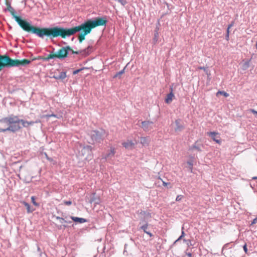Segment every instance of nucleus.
I'll use <instances>...</instances> for the list:
<instances>
[{
    "label": "nucleus",
    "mask_w": 257,
    "mask_h": 257,
    "mask_svg": "<svg viewBox=\"0 0 257 257\" xmlns=\"http://www.w3.org/2000/svg\"><path fill=\"white\" fill-rule=\"evenodd\" d=\"M7 5L8 10L24 31L28 33L36 34L38 37L42 38L44 36H47L50 38L61 36L63 38H64V28L58 27L40 28L33 26L26 20H23L20 17L17 16L15 10L11 7L10 4L7 3Z\"/></svg>",
    "instance_id": "f257e3e1"
},
{
    "label": "nucleus",
    "mask_w": 257,
    "mask_h": 257,
    "mask_svg": "<svg viewBox=\"0 0 257 257\" xmlns=\"http://www.w3.org/2000/svg\"><path fill=\"white\" fill-rule=\"evenodd\" d=\"M106 21L103 18H98L95 20H89L81 25L70 29H65V36H71L78 32H81L78 35V40L81 43L85 39V36L90 33L91 30L98 26H104Z\"/></svg>",
    "instance_id": "f03ea898"
},
{
    "label": "nucleus",
    "mask_w": 257,
    "mask_h": 257,
    "mask_svg": "<svg viewBox=\"0 0 257 257\" xmlns=\"http://www.w3.org/2000/svg\"><path fill=\"white\" fill-rule=\"evenodd\" d=\"M92 157V147L89 145L82 147L81 149L79 151L77 155L78 159L83 164H85L86 161L91 160Z\"/></svg>",
    "instance_id": "7ed1b4c3"
},
{
    "label": "nucleus",
    "mask_w": 257,
    "mask_h": 257,
    "mask_svg": "<svg viewBox=\"0 0 257 257\" xmlns=\"http://www.w3.org/2000/svg\"><path fill=\"white\" fill-rule=\"evenodd\" d=\"M16 118L14 116L5 117L0 120V132H5L9 131L10 124L12 123H16Z\"/></svg>",
    "instance_id": "20e7f679"
},
{
    "label": "nucleus",
    "mask_w": 257,
    "mask_h": 257,
    "mask_svg": "<svg viewBox=\"0 0 257 257\" xmlns=\"http://www.w3.org/2000/svg\"><path fill=\"white\" fill-rule=\"evenodd\" d=\"M106 135V132L103 130L94 131L92 132L91 138L94 141L99 142L105 138Z\"/></svg>",
    "instance_id": "39448f33"
},
{
    "label": "nucleus",
    "mask_w": 257,
    "mask_h": 257,
    "mask_svg": "<svg viewBox=\"0 0 257 257\" xmlns=\"http://www.w3.org/2000/svg\"><path fill=\"white\" fill-rule=\"evenodd\" d=\"M62 59L64 58V47H62L56 53H52L49 54L46 57L44 58V60H49L54 58Z\"/></svg>",
    "instance_id": "423d86ee"
},
{
    "label": "nucleus",
    "mask_w": 257,
    "mask_h": 257,
    "mask_svg": "<svg viewBox=\"0 0 257 257\" xmlns=\"http://www.w3.org/2000/svg\"><path fill=\"white\" fill-rule=\"evenodd\" d=\"M5 67H10V57L7 55H0V71Z\"/></svg>",
    "instance_id": "0eeeda50"
},
{
    "label": "nucleus",
    "mask_w": 257,
    "mask_h": 257,
    "mask_svg": "<svg viewBox=\"0 0 257 257\" xmlns=\"http://www.w3.org/2000/svg\"><path fill=\"white\" fill-rule=\"evenodd\" d=\"M172 125L176 132H180L184 129V126L180 119H176Z\"/></svg>",
    "instance_id": "6e6552de"
},
{
    "label": "nucleus",
    "mask_w": 257,
    "mask_h": 257,
    "mask_svg": "<svg viewBox=\"0 0 257 257\" xmlns=\"http://www.w3.org/2000/svg\"><path fill=\"white\" fill-rule=\"evenodd\" d=\"M137 141H133L132 140H127L126 141L122 143V145L126 149L132 150L135 148L137 145Z\"/></svg>",
    "instance_id": "1a4fd4ad"
},
{
    "label": "nucleus",
    "mask_w": 257,
    "mask_h": 257,
    "mask_svg": "<svg viewBox=\"0 0 257 257\" xmlns=\"http://www.w3.org/2000/svg\"><path fill=\"white\" fill-rule=\"evenodd\" d=\"M16 118L15 120L17 122L16 123H21L23 127H28L30 125H32L34 123V121H28L24 119H20L17 116H14Z\"/></svg>",
    "instance_id": "9d476101"
},
{
    "label": "nucleus",
    "mask_w": 257,
    "mask_h": 257,
    "mask_svg": "<svg viewBox=\"0 0 257 257\" xmlns=\"http://www.w3.org/2000/svg\"><path fill=\"white\" fill-rule=\"evenodd\" d=\"M21 127L20 125V123H12V124H10L8 128L9 129V131L15 132L21 129Z\"/></svg>",
    "instance_id": "9b49d317"
},
{
    "label": "nucleus",
    "mask_w": 257,
    "mask_h": 257,
    "mask_svg": "<svg viewBox=\"0 0 257 257\" xmlns=\"http://www.w3.org/2000/svg\"><path fill=\"white\" fill-rule=\"evenodd\" d=\"M152 121H144L142 122V127L145 131H149L152 128Z\"/></svg>",
    "instance_id": "f8f14e48"
},
{
    "label": "nucleus",
    "mask_w": 257,
    "mask_h": 257,
    "mask_svg": "<svg viewBox=\"0 0 257 257\" xmlns=\"http://www.w3.org/2000/svg\"><path fill=\"white\" fill-rule=\"evenodd\" d=\"M90 203H94L95 205L94 207L96 206V204H99L100 203V199L99 197L96 196L95 195V193H93L92 196L90 200Z\"/></svg>",
    "instance_id": "ddd939ff"
},
{
    "label": "nucleus",
    "mask_w": 257,
    "mask_h": 257,
    "mask_svg": "<svg viewBox=\"0 0 257 257\" xmlns=\"http://www.w3.org/2000/svg\"><path fill=\"white\" fill-rule=\"evenodd\" d=\"M140 215L141 218L144 220H148L151 218V214L149 212L141 211Z\"/></svg>",
    "instance_id": "4468645a"
},
{
    "label": "nucleus",
    "mask_w": 257,
    "mask_h": 257,
    "mask_svg": "<svg viewBox=\"0 0 257 257\" xmlns=\"http://www.w3.org/2000/svg\"><path fill=\"white\" fill-rule=\"evenodd\" d=\"M115 153V149L114 148H110V151L108 153H107L106 155H105V156H104V158L105 160L110 158L114 155Z\"/></svg>",
    "instance_id": "2eb2a0df"
},
{
    "label": "nucleus",
    "mask_w": 257,
    "mask_h": 257,
    "mask_svg": "<svg viewBox=\"0 0 257 257\" xmlns=\"http://www.w3.org/2000/svg\"><path fill=\"white\" fill-rule=\"evenodd\" d=\"M207 135L211 137L212 139L215 141L216 143H217V144H220V143H221V141H220V140L219 139H217L216 138V136L217 135H218V133H215V132H208L207 133Z\"/></svg>",
    "instance_id": "dca6fc26"
},
{
    "label": "nucleus",
    "mask_w": 257,
    "mask_h": 257,
    "mask_svg": "<svg viewBox=\"0 0 257 257\" xmlns=\"http://www.w3.org/2000/svg\"><path fill=\"white\" fill-rule=\"evenodd\" d=\"M174 97V95L173 94V92H170L169 94H168L167 96V97L165 99V102L166 103H168V104H169L170 103L172 100H173V98Z\"/></svg>",
    "instance_id": "f3484780"
},
{
    "label": "nucleus",
    "mask_w": 257,
    "mask_h": 257,
    "mask_svg": "<svg viewBox=\"0 0 257 257\" xmlns=\"http://www.w3.org/2000/svg\"><path fill=\"white\" fill-rule=\"evenodd\" d=\"M72 219L75 222L83 223L86 222L87 220L83 218H79L77 217H71Z\"/></svg>",
    "instance_id": "a211bd4d"
},
{
    "label": "nucleus",
    "mask_w": 257,
    "mask_h": 257,
    "mask_svg": "<svg viewBox=\"0 0 257 257\" xmlns=\"http://www.w3.org/2000/svg\"><path fill=\"white\" fill-rule=\"evenodd\" d=\"M22 203L26 207L27 213H32V212H33L35 210V209L33 208H32L31 206L30 205V204L29 203H27L26 202L23 201Z\"/></svg>",
    "instance_id": "6ab92c4d"
},
{
    "label": "nucleus",
    "mask_w": 257,
    "mask_h": 257,
    "mask_svg": "<svg viewBox=\"0 0 257 257\" xmlns=\"http://www.w3.org/2000/svg\"><path fill=\"white\" fill-rule=\"evenodd\" d=\"M250 65V60H246L245 61H243V62L241 64V68L243 70H245L247 69Z\"/></svg>",
    "instance_id": "aec40b11"
},
{
    "label": "nucleus",
    "mask_w": 257,
    "mask_h": 257,
    "mask_svg": "<svg viewBox=\"0 0 257 257\" xmlns=\"http://www.w3.org/2000/svg\"><path fill=\"white\" fill-rule=\"evenodd\" d=\"M140 142L143 146H148L149 144V140L147 138H141Z\"/></svg>",
    "instance_id": "412c9836"
},
{
    "label": "nucleus",
    "mask_w": 257,
    "mask_h": 257,
    "mask_svg": "<svg viewBox=\"0 0 257 257\" xmlns=\"http://www.w3.org/2000/svg\"><path fill=\"white\" fill-rule=\"evenodd\" d=\"M69 51H71L72 53L73 54H79V52L74 51L72 50L70 47L67 46V47H65V57H67Z\"/></svg>",
    "instance_id": "4be33fe9"
},
{
    "label": "nucleus",
    "mask_w": 257,
    "mask_h": 257,
    "mask_svg": "<svg viewBox=\"0 0 257 257\" xmlns=\"http://www.w3.org/2000/svg\"><path fill=\"white\" fill-rule=\"evenodd\" d=\"M233 26V24H230L228 26L227 31H226V35L225 36L226 40L228 41L229 39V29Z\"/></svg>",
    "instance_id": "5701e85b"
},
{
    "label": "nucleus",
    "mask_w": 257,
    "mask_h": 257,
    "mask_svg": "<svg viewBox=\"0 0 257 257\" xmlns=\"http://www.w3.org/2000/svg\"><path fill=\"white\" fill-rule=\"evenodd\" d=\"M194 157H190L189 160L187 162V164L190 167V169H192L193 166Z\"/></svg>",
    "instance_id": "b1692460"
},
{
    "label": "nucleus",
    "mask_w": 257,
    "mask_h": 257,
    "mask_svg": "<svg viewBox=\"0 0 257 257\" xmlns=\"http://www.w3.org/2000/svg\"><path fill=\"white\" fill-rule=\"evenodd\" d=\"M219 94L223 95L225 97H227L229 96V94L223 91H219L217 92L216 95H218Z\"/></svg>",
    "instance_id": "393cba45"
},
{
    "label": "nucleus",
    "mask_w": 257,
    "mask_h": 257,
    "mask_svg": "<svg viewBox=\"0 0 257 257\" xmlns=\"http://www.w3.org/2000/svg\"><path fill=\"white\" fill-rule=\"evenodd\" d=\"M148 226V224L147 222H146L145 224L142 225L141 227V228L144 230V231L146 233L147 231V228Z\"/></svg>",
    "instance_id": "a878e982"
},
{
    "label": "nucleus",
    "mask_w": 257,
    "mask_h": 257,
    "mask_svg": "<svg viewBox=\"0 0 257 257\" xmlns=\"http://www.w3.org/2000/svg\"><path fill=\"white\" fill-rule=\"evenodd\" d=\"M31 201L32 203L36 206H39V204L37 203L35 201V196H32L31 197Z\"/></svg>",
    "instance_id": "bb28decb"
},
{
    "label": "nucleus",
    "mask_w": 257,
    "mask_h": 257,
    "mask_svg": "<svg viewBox=\"0 0 257 257\" xmlns=\"http://www.w3.org/2000/svg\"><path fill=\"white\" fill-rule=\"evenodd\" d=\"M124 72V69H123L122 70L119 71V72L117 73L114 76V77H116L118 76L121 75Z\"/></svg>",
    "instance_id": "cd10ccee"
},
{
    "label": "nucleus",
    "mask_w": 257,
    "mask_h": 257,
    "mask_svg": "<svg viewBox=\"0 0 257 257\" xmlns=\"http://www.w3.org/2000/svg\"><path fill=\"white\" fill-rule=\"evenodd\" d=\"M183 196L182 195H178L177 197H176V201H180L182 200V199L183 198Z\"/></svg>",
    "instance_id": "c85d7f7f"
},
{
    "label": "nucleus",
    "mask_w": 257,
    "mask_h": 257,
    "mask_svg": "<svg viewBox=\"0 0 257 257\" xmlns=\"http://www.w3.org/2000/svg\"><path fill=\"white\" fill-rule=\"evenodd\" d=\"M118 1L123 6L127 3L126 0H118Z\"/></svg>",
    "instance_id": "c756f323"
},
{
    "label": "nucleus",
    "mask_w": 257,
    "mask_h": 257,
    "mask_svg": "<svg viewBox=\"0 0 257 257\" xmlns=\"http://www.w3.org/2000/svg\"><path fill=\"white\" fill-rule=\"evenodd\" d=\"M81 70H82L81 69H79L75 70L73 72V74L75 75V74H77L78 73H79V72H80Z\"/></svg>",
    "instance_id": "7c9ffc66"
},
{
    "label": "nucleus",
    "mask_w": 257,
    "mask_h": 257,
    "mask_svg": "<svg viewBox=\"0 0 257 257\" xmlns=\"http://www.w3.org/2000/svg\"><path fill=\"white\" fill-rule=\"evenodd\" d=\"M72 204H73V202L71 201H65V205H70Z\"/></svg>",
    "instance_id": "2f4dec72"
},
{
    "label": "nucleus",
    "mask_w": 257,
    "mask_h": 257,
    "mask_svg": "<svg viewBox=\"0 0 257 257\" xmlns=\"http://www.w3.org/2000/svg\"><path fill=\"white\" fill-rule=\"evenodd\" d=\"M158 34L156 33L155 34V38H154V41L156 42L158 40Z\"/></svg>",
    "instance_id": "473e14b6"
},
{
    "label": "nucleus",
    "mask_w": 257,
    "mask_h": 257,
    "mask_svg": "<svg viewBox=\"0 0 257 257\" xmlns=\"http://www.w3.org/2000/svg\"><path fill=\"white\" fill-rule=\"evenodd\" d=\"M256 223H257V217L253 220V221L251 222V225H253V224H254Z\"/></svg>",
    "instance_id": "72a5a7b5"
},
{
    "label": "nucleus",
    "mask_w": 257,
    "mask_h": 257,
    "mask_svg": "<svg viewBox=\"0 0 257 257\" xmlns=\"http://www.w3.org/2000/svg\"><path fill=\"white\" fill-rule=\"evenodd\" d=\"M162 182H163V185L165 187H167L168 185H169L170 184V183H166V182H164V181H162Z\"/></svg>",
    "instance_id": "f704fd0d"
},
{
    "label": "nucleus",
    "mask_w": 257,
    "mask_h": 257,
    "mask_svg": "<svg viewBox=\"0 0 257 257\" xmlns=\"http://www.w3.org/2000/svg\"><path fill=\"white\" fill-rule=\"evenodd\" d=\"M198 69L200 70H203L204 71H205L207 70V69L204 67H199Z\"/></svg>",
    "instance_id": "c9c22d12"
},
{
    "label": "nucleus",
    "mask_w": 257,
    "mask_h": 257,
    "mask_svg": "<svg viewBox=\"0 0 257 257\" xmlns=\"http://www.w3.org/2000/svg\"><path fill=\"white\" fill-rule=\"evenodd\" d=\"M243 249H244V251L246 253L247 251V245L246 244H244L243 246Z\"/></svg>",
    "instance_id": "e433bc0d"
},
{
    "label": "nucleus",
    "mask_w": 257,
    "mask_h": 257,
    "mask_svg": "<svg viewBox=\"0 0 257 257\" xmlns=\"http://www.w3.org/2000/svg\"><path fill=\"white\" fill-rule=\"evenodd\" d=\"M184 228V227H182V233H181V235L182 236H183V237L185 235V233H184V231H183Z\"/></svg>",
    "instance_id": "4c0bfd02"
},
{
    "label": "nucleus",
    "mask_w": 257,
    "mask_h": 257,
    "mask_svg": "<svg viewBox=\"0 0 257 257\" xmlns=\"http://www.w3.org/2000/svg\"><path fill=\"white\" fill-rule=\"evenodd\" d=\"M251 112H252L253 114H255L257 115V111L254 110V109H251L250 110Z\"/></svg>",
    "instance_id": "58836bf2"
},
{
    "label": "nucleus",
    "mask_w": 257,
    "mask_h": 257,
    "mask_svg": "<svg viewBox=\"0 0 257 257\" xmlns=\"http://www.w3.org/2000/svg\"><path fill=\"white\" fill-rule=\"evenodd\" d=\"M183 237V236H182L181 235L175 241V243H176L177 242H178L179 240H180V239H181Z\"/></svg>",
    "instance_id": "ea45409f"
},
{
    "label": "nucleus",
    "mask_w": 257,
    "mask_h": 257,
    "mask_svg": "<svg viewBox=\"0 0 257 257\" xmlns=\"http://www.w3.org/2000/svg\"><path fill=\"white\" fill-rule=\"evenodd\" d=\"M183 237V236H182L181 235L175 241V243H176L177 242H178L179 240H180V239H181Z\"/></svg>",
    "instance_id": "a19ab883"
},
{
    "label": "nucleus",
    "mask_w": 257,
    "mask_h": 257,
    "mask_svg": "<svg viewBox=\"0 0 257 257\" xmlns=\"http://www.w3.org/2000/svg\"><path fill=\"white\" fill-rule=\"evenodd\" d=\"M146 233H147V234H148V235H149L150 236H151V237L153 236L152 233H151L150 232L148 231L146 232Z\"/></svg>",
    "instance_id": "79ce46f5"
},
{
    "label": "nucleus",
    "mask_w": 257,
    "mask_h": 257,
    "mask_svg": "<svg viewBox=\"0 0 257 257\" xmlns=\"http://www.w3.org/2000/svg\"><path fill=\"white\" fill-rule=\"evenodd\" d=\"M184 241L185 242H186L188 245L189 244V243H191V242H190V240H186V239H184Z\"/></svg>",
    "instance_id": "37998d69"
},
{
    "label": "nucleus",
    "mask_w": 257,
    "mask_h": 257,
    "mask_svg": "<svg viewBox=\"0 0 257 257\" xmlns=\"http://www.w3.org/2000/svg\"><path fill=\"white\" fill-rule=\"evenodd\" d=\"M205 72H206L208 76H209L210 75V74L208 72L207 70H206Z\"/></svg>",
    "instance_id": "c03bdc74"
},
{
    "label": "nucleus",
    "mask_w": 257,
    "mask_h": 257,
    "mask_svg": "<svg viewBox=\"0 0 257 257\" xmlns=\"http://www.w3.org/2000/svg\"><path fill=\"white\" fill-rule=\"evenodd\" d=\"M173 87H170V92H173Z\"/></svg>",
    "instance_id": "a18cd8bd"
},
{
    "label": "nucleus",
    "mask_w": 257,
    "mask_h": 257,
    "mask_svg": "<svg viewBox=\"0 0 257 257\" xmlns=\"http://www.w3.org/2000/svg\"><path fill=\"white\" fill-rule=\"evenodd\" d=\"M187 255L189 257H191V253H187Z\"/></svg>",
    "instance_id": "49530a36"
},
{
    "label": "nucleus",
    "mask_w": 257,
    "mask_h": 257,
    "mask_svg": "<svg viewBox=\"0 0 257 257\" xmlns=\"http://www.w3.org/2000/svg\"><path fill=\"white\" fill-rule=\"evenodd\" d=\"M158 179H160V180H161L162 181H163V180L161 178V177H158Z\"/></svg>",
    "instance_id": "de8ad7c7"
},
{
    "label": "nucleus",
    "mask_w": 257,
    "mask_h": 257,
    "mask_svg": "<svg viewBox=\"0 0 257 257\" xmlns=\"http://www.w3.org/2000/svg\"><path fill=\"white\" fill-rule=\"evenodd\" d=\"M253 179H257V177H254L252 178Z\"/></svg>",
    "instance_id": "09e8293b"
},
{
    "label": "nucleus",
    "mask_w": 257,
    "mask_h": 257,
    "mask_svg": "<svg viewBox=\"0 0 257 257\" xmlns=\"http://www.w3.org/2000/svg\"><path fill=\"white\" fill-rule=\"evenodd\" d=\"M255 47H256V48L257 49V42H256V44L255 45Z\"/></svg>",
    "instance_id": "8fccbe9b"
}]
</instances>
